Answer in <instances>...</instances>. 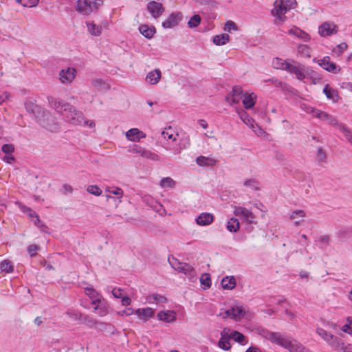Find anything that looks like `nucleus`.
<instances>
[{"label": "nucleus", "instance_id": "052dcab7", "mask_svg": "<svg viewBox=\"0 0 352 352\" xmlns=\"http://www.w3.org/2000/svg\"><path fill=\"white\" fill-rule=\"evenodd\" d=\"M237 30L238 27L236 24L232 21H228L226 23L224 30L226 32H230L231 30Z\"/></svg>", "mask_w": 352, "mask_h": 352}, {"label": "nucleus", "instance_id": "7ed1b4c3", "mask_svg": "<svg viewBox=\"0 0 352 352\" xmlns=\"http://www.w3.org/2000/svg\"><path fill=\"white\" fill-rule=\"evenodd\" d=\"M36 120L42 127L51 132H56L60 129L58 123L49 111L43 110Z\"/></svg>", "mask_w": 352, "mask_h": 352}, {"label": "nucleus", "instance_id": "680f3d73", "mask_svg": "<svg viewBox=\"0 0 352 352\" xmlns=\"http://www.w3.org/2000/svg\"><path fill=\"white\" fill-rule=\"evenodd\" d=\"M305 216V212L302 210H296L292 212V213L290 215V219L292 220H294L295 219L298 217H304Z\"/></svg>", "mask_w": 352, "mask_h": 352}, {"label": "nucleus", "instance_id": "9b49d317", "mask_svg": "<svg viewBox=\"0 0 352 352\" xmlns=\"http://www.w3.org/2000/svg\"><path fill=\"white\" fill-rule=\"evenodd\" d=\"M338 32V27L333 23L327 22L323 23L319 26L318 33L322 36H327L336 34Z\"/></svg>", "mask_w": 352, "mask_h": 352}, {"label": "nucleus", "instance_id": "49530a36", "mask_svg": "<svg viewBox=\"0 0 352 352\" xmlns=\"http://www.w3.org/2000/svg\"><path fill=\"white\" fill-rule=\"evenodd\" d=\"M239 116L241 119L243 121L245 124H246L247 125H252V123L254 122V120L249 116V114L246 111L242 110L239 113Z\"/></svg>", "mask_w": 352, "mask_h": 352}, {"label": "nucleus", "instance_id": "c85d7f7f", "mask_svg": "<svg viewBox=\"0 0 352 352\" xmlns=\"http://www.w3.org/2000/svg\"><path fill=\"white\" fill-rule=\"evenodd\" d=\"M161 76L162 74L160 70L155 69L147 74L146 80H148L151 85H155L159 82Z\"/></svg>", "mask_w": 352, "mask_h": 352}, {"label": "nucleus", "instance_id": "20e7f679", "mask_svg": "<svg viewBox=\"0 0 352 352\" xmlns=\"http://www.w3.org/2000/svg\"><path fill=\"white\" fill-rule=\"evenodd\" d=\"M175 263H177V265L175 266L174 263L169 260L170 265L176 270L182 272L189 277V278H194L196 276V271L194 267L186 263H179L175 258H173Z\"/></svg>", "mask_w": 352, "mask_h": 352}, {"label": "nucleus", "instance_id": "473e14b6", "mask_svg": "<svg viewBox=\"0 0 352 352\" xmlns=\"http://www.w3.org/2000/svg\"><path fill=\"white\" fill-rule=\"evenodd\" d=\"M80 320L82 321V322L84 324L88 326L89 328H92L95 324H98V323H100L101 324H102V322H99L95 318L91 317L89 315L84 314H82Z\"/></svg>", "mask_w": 352, "mask_h": 352}, {"label": "nucleus", "instance_id": "6e6d98bb", "mask_svg": "<svg viewBox=\"0 0 352 352\" xmlns=\"http://www.w3.org/2000/svg\"><path fill=\"white\" fill-rule=\"evenodd\" d=\"M309 50L310 49L307 45L303 44H300L297 47V50L298 53L302 55H306L307 56H309Z\"/></svg>", "mask_w": 352, "mask_h": 352}, {"label": "nucleus", "instance_id": "79ce46f5", "mask_svg": "<svg viewBox=\"0 0 352 352\" xmlns=\"http://www.w3.org/2000/svg\"><path fill=\"white\" fill-rule=\"evenodd\" d=\"M258 333L263 338L272 342V340L274 339V337L276 336L277 332H272L266 329H259Z\"/></svg>", "mask_w": 352, "mask_h": 352}, {"label": "nucleus", "instance_id": "f257e3e1", "mask_svg": "<svg viewBox=\"0 0 352 352\" xmlns=\"http://www.w3.org/2000/svg\"><path fill=\"white\" fill-rule=\"evenodd\" d=\"M47 99L51 107L62 113L67 122L73 125H79L82 123L83 114L81 111H77L76 107L68 102H65L52 96L47 97Z\"/></svg>", "mask_w": 352, "mask_h": 352}, {"label": "nucleus", "instance_id": "603ef678", "mask_svg": "<svg viewBox=\"0 0 352 352\" xmlns=\"http://www.w3.org/2000/svg\"><path fill=\"white\" fill-rule=\"evenodd\" d=\"M347 47H348L347 44L346 43L343 42L340 44L337 45L336 47L333 50V52L337 54L338 56H340L343 54L344 51L347 49Z\"/></svg>", "mask_w": 352, "mask_h": 352}, {"label": "nucleus", "instance_id": "b1692460", "mask_svg": "<svg viewBox=\"0 0 352 352\" xmlns=\"http://www.w3.org/2000/svg\"><path fill=\"white\" fill-rule=\"evenodd\" d=\"M305 76L306 78H308L311 80L312 83L314 85H316L318 83H320L322 80V78L320 74H318L317 72L310 69L307 68L305 70Z\"/></svg>", "mask_w": 352, "mask_h": 352}, {"label": "nucleus", "instance_id": "f3484780", "mask_svg": "<svg viewBox=\"0 0 352 352\" xmlns=\"http://www.w3.org/2000/svg\"><path fill=\"white\" fill-rule=\"evenodd\" d=\"M221 337L218 342V346L224 351L230 350L231 349L229 341L230 337H228L229 334L226 328L223 329V330L221 332Z\"/></svg>", "mask_w": 352, "mask_h": 352}, {"label": "nucleus", "instance_id": "8fccbe9b", "mask_svg": "<svg viewBox=\"0 0 352 352\" xmlns=\"http://www.w3.org/2000/svg\"><path fill=\"white\" fill-rule=\"evenodd\" d=\"M87 190L89 193L99 196L102 194V190L96 185H90L87 187Z\"/></svg>", "mask_w": 352, "mask_h": 352}, {"label": "nucleus", "instance_id": "e2e57ef3", "mask_svg": "<svg viewBox=\"0 0 352 352\" xmlns=\"http://www.w3.org/2000/svg\"><path fill=\"white\" fill-rule=\"evenodd\" d=\"M67 315L75 320H80L82 314L78 311H67Z\"/></svg>", "mask_w": 352, "mask_h": 352}, {"label": "nucleus", "instance_id": "774afa93", "mask_svg": "<svg viewBox=\"0 0 352 352\" xmlns=\"http://www.w3.org/2000/svg\"><path fill=\"white\" fill-rule=\"evenodd\" d=\"M178 145L181 148L186 149L190 146V140L188 138L181 139Z\"/></svg>", "mask_w": 352, "mask_h": 352}, {"label": "nucleus", "instance_id": "13d9d810", "mask_svg": "<svg viewBox=\"0 0 352 352\" xmlns=\"http://www.w3.org/2000/svg\"><path fill=\"white\" fill-rule=\"evenodd\" d=\"M327 159V154L322 147H319L317 151V160L320 162H324Z\"/></svg>", "mask_w": 352, "mask_h": 352}, {"label": "nucleus", "instance_id": "09e8293b", "mask_svg": "<svg viewBox=\"0 0 352 352\" xmlns=\"http://www.w3.org/2000/svg\"><path fill=\"white\" fill-rule=\"evenodd\" d=\"M142 157L144 158H146V159H149L153 161H159L160 160V157L157 154L151 152L149 150H146V148H145V151H144V153Z\"/></svg>", "mask_w": 352, "mask_h": 352}, {"label": "nucleus", "instance_id": "6e6552de", "mask_svg": "<svg viewBox=\"0 0 352 352\" xmlns=\"http://www.w3.org/2000/svg\"><path fill=\"white\" fill-rule=\"evenodd\" d=\"M147 10L151 14V16L156 19L159 17L164 12V8L162 3L151 1L147 3Z\"/></svg>", "mask_w": 352, "mask_h": 352}, {"label": "nucleus", "instance_id": "f8f14e48", "mask_svg": "<svg viewBox=\"0 0 352 352\" xmlns=\"http://www.w3.org/2000/svg\"><path fill=\"white\" fill-rule=\"evenodd\" d=\"M24 105L26 111L32 114L35 119H36L43 111L41 107L36 104L35 102L32 100H26Z\"/></svg>", "mask_w": 352, "mask_h": 352}, {"label": "nucleus", "instance_id": "864d4df0", "mask_svg": "<svg viewBox=\"0 0 352 352\" xmlns=\"http://www.w3.org/2000/svg\"><path fill=\"white\" fill-rule=\"evenodd\" d=\"M1 151L6 155H11L14 151V146L12 144H5L2 146Z\"/></svg>", "mask_w": 352, "mask_h": 352}, {"label": "nucleus", "instance_id": "f704fd0d", "mask_svg": "<svg viewBox=\"0 0 352 352\" xmlns=\"http://www.w3.org/2000/svg\"><path fill=\"white\" fill-rule=\"evenodd\" d=\"M107 192H110L111 194L115 195L118 196L117 197H113L110 195H107V201H109L110 199H113L114 201H116L117 199H120L123 195V190L120 188H116L115 189L111 190L109 188H107Z\"/></svg>", "mask_w": 352, "mask_h": 352}, {"label": "nucleus", "instance_id": "dca6fc26", "mask_svg": "<svg viewBox=\"0 0 352 352\" xmlns=\"http://www.w3.org/2000/svg\"><path fill=\"white\" fill-rule=\"evenodd\" d=\"M157 318L161 321L170 323L176 320V313L171 310L160 311L157 314Z\"/></svg>", "mask_w": 352, "mask_h": 352}, {"label": "nucleus", "instance_id": "3c124183", "mask_svg": "<svg viewBox=\"0 0 352 352\" xmlns=\"http://www.w3.org/2000/svg\"><path fill=\"white\" fill-rule=\"evenodd\" d=\"M130 153L140 154L142 157L144 153L145 148L140 145L134 144L128 150Z\"/></svg>", "mask_w": 352, "mask_h": 352}, {"label": "nucleus", "instance_id": "bb28decb", "mask_svg": "<svg viewBox=\"0 0 352 352\" xmlns=\"http://www.w3.org/2000/svg\"><path fill=\"white\" fill-rule=\"evenodd\" d=\"M228 337L241 345H245L248 342L247 338L242 333L237 331H232Z\"/></svg>", "mask_w": 352, "mask_h": 352}, {"label": "nucleus", "instance_id": "4468645a", "mask_svg": "<svg viewBox=\"0 0 352 352\" xmlns=\"http://www.w3.org/2000/svg\"><path fill=\"white\" fill-rule=\"evenodd\" d=\"M272 342L281 346L282 347L287 349L289 351H290V349L294 344V340L292 341L284 338L279 333H276V336L274 337V339Z\"/></svg>", "mask_w": 352, "mask_h": 352}, {"label": "nucleus", "instance_id": "e433bc0d", "mask_svg": "<svg viewBox=\"0 0 352 352\" xmlns=\"http://www.w3.org/2000/svg\"><path fill=\"white\" fill-rule=\"evenodd\" d=\"M200 283L204 286V289H209L212 285L210 274L204 273L200 277Z\"/></svg>", "mask_w": 352, "mask_h": 352}, {"label": "nucleus", "instance_id": "7c9ffc66", "mask_svg": "<svg viewBox=\"0 0 352 352\" xmlns=\"http://www.w3.org/2000/svg\"><path fill=\"white\" fill-rule=\"evenodd\" d=\"M229 41L230 36L228 34L215 35L212 37L213 43L218 46L226 45Z\"/></svg>", "mask_w": 352, "mask_h": 352}, {"label": "nucleus", "instance_id": "c756f323", "mask_svg": "<svg viewBox=\"0 0 352 352\" xmlns=\"http://www.w3.org/2000/svg\"><path fill=\"white\" fill-rule=\"evenodd\" d=\"M227 230L230 232H236L240 229V223L238 219L232 217L230 218L226 224Z\"/></svg>", "mask_w": 352, "mask_h": 352}, {"label": "nucleus", "instance_id": "a18cd8bd", "mask_svg": "<svg viewBox=\"0 0 352 352\" xmlns=\"http://www.w3.org/2000/svg\"><path fill=\"white\" fill-rule=\"evenodd\" d=\"M175 184V182L170 177H163L160 181V185L162 188H173Z\"/></svg>", "mask_w": 352, "mask_h": 352}, {"label": "nucleus", "instance_id": "338daca9", "mask_svg": "<svg viewBox=\"0 0 352 352\" xmlns=\"http://www.w3.org/2000/svg\"><path fill=\"white\" fill-rule=\"evenodd\" d=\"M112 294L116 298H122L124 296V290L120 288H114Z\"/></svg>", "mask_w": 352, "mask_h": 352}, {"label": "nucleus", "instance_id": "5fc2aeb1", "mask_svg": "<svg viewBox=\"0 0 352 352\" xmlns=\"http://www.w3.org/2000/svg\"><path fill=\"white\" fill-rule=\"evenodd\" d=\"M316 333L321 336L326 342H328L329 336H331V333H329L322 328H317Z\"/></svg>", "mask_w": 352, "mask_h": 352}, {"label": "nucleus", "instance_id": "aec40b11", "mask_svg": "<svg viewBox=\"0 0 352 352\" xmlns=\"http://www.w3.org/2000/svg\"><path fill=\"white\" fill-rule=\"evenodd\" d=\"M288 34L289 35H294L296 36L297 38H300L305 42H307L309 41L310 36L307 32L303 31L302 30L300 29L299 28H297L294 26V28L289 29L287 32Z\"/></svg>", "mask_w": 352, "mask_h": 352}, {"label": "nucleus", "instance_id": "a211bd4d", "mask_svg": "<svg viewBox=\"0 0 352 352\" xmlns=\"http://www.w3.org/2000/svg\"><path fill=\"white\" fill-rule=\"evenodd\" d=\"M146 135L137 128L129 129L126 133V138L130 141L138 142L141 138H145Z\"/></svg>", "mask_w": 352, "mask_h": 352}, {"label": "nucleus", "instance_id": "ddd939ff", "mask_svg": "<svg viewBox=\"0 0 352 352\" xmlns=\"http://www.w3.org/2000/svg\"><path fill=\"white\" fill-rule=\"evenodd\" d=\"M214 220V216L209 212H202L195 219L197 224L201 226L210 225Z\"/></svg>", "mask_w": 352, "mask_h": 352}, {"label": "nucleus", "instance_id": "2f4dec72", "mask_svg": "<svg viewBox=\"0 0 352 352\" xmlns=\"http://www.w3.org/2000/svg\"><path fill=\"white\" fill-rule=\"evenodd\" d=\"M327 342L331 347L337 351H340V349L343 343L341 339L333 334L331 336H329V339Z\"/></svg>", "mask_w": 352, "mask_h": 352}, {"label": "nucleus", "instance_id": "39448f33", "mask_svg": "<svg viewBox=\"0 0 352 352\" xmlns=\"http://www.w3.org/2000/svg\"><path fill=\"white\" fill-rule=\"evenodd\" d=\"M313 61L317 63L321 67L329 72L338 74L341 69L340 67L335 63L331 62V59L329 56H326L323 57V58L319 60L314 58Z\"/></svg>", "mask_w": 352, "mask_h": 352}, {"label": "nucleus", "instance_id": "c03bdc74", "mask_svg": "<svg viewBox=\"0 0 352 352\" xmlns=\"http://www.w3.org/2000/svg\"><path fill=\"white\" fill-rule=\"evenodd\" d=\"M324 121H327L329 124L337 126L338 127V124L340 123L338 122V120L333 116L325 112V114H323L322 120Z\"/></svg>", "mask_w": 352, "mask_h": 352}, {"label": "nucleus", "instance_id": "58836bf2", "mask_svg": "<svg viewBox=\"0 0 352 352\" xmlns=\"http://www.w3.org/2000/svg\"><path fill=\"white\" fill-rule=\"evenodd\" d=\"M289 352H311L308 348L304 346L301 343L294 340V344Z\"/></svg>", "mask_w": 352, "mask_h": 352}, {"label": "nucleus", "instance_id": "bf43d9fd", "mask_svg": "<svg viewBox=\"0 0 352 352\" xmlns=\"http://www.w3.org/2000/svg\"><path fill=\"white\" fill-rule=\"evenodd\" d=\"M230 94L231 96L240 97L243 94V89L241 87L236 85L232 87V91Z\"/></svg>", "mask_w": 352, "mask_h": 352}, {"label": "nucleus", "instance_id": "a19ab883", "mask_svg": "<svg viewBox=\"0 0 352 352\" xmlns=\"http://www.w3.org/2000/svg\"><path fill=\"white\" fill-rule=\"evenodd\" d=\"M201 19L199 14H194L188 21V26L189 28H197L201 23Z\"/></svg>", "mask_w": 352, "mask_h": 352}, {"label": "nucleus", "instance_id": "1a4fd4ad", "mask_svg": "<svg viewBox=\"0 0 352 352\" xmlns=\"http://www.w3.org/2000/svg\"><path fill=\"white\" fill-rule=\"evenodd\" d=\"M277 67H278V68L287 70L291 74H295L296 78L298 80H303L304 78H306L305 72H302L296 65H292V64L288 63H282V65L281 66H280V67L277 66Z\"/></svg>", "mask_w": 352, "mask_h": 352}, {"label": "nucleus", "instance_id": "a878e982", "mask_svg": "<svg viewBox=\"0 0 352 352\" xmlns=\"http://www.w3.org/2000/svg\"><path fill=\"white\" fill-rule=\"evenodd\" d=\"M236 283L233 276H225L221 280V286L224 289L231 290L236 287Z\"/></svg>", "mask_w": 352, "mask_h": 352}, {"label": "nucleus", "instance_id": "f03ea898", "mask_svg": "<svg viewBox=\"0 0 352 352\" xmlns=\"http://www.w3.org/2000/svg\"><path fill=\"white\" fill-rule=\"evenodd\" d=\"M297 5L296 0H276L274 3V9L272 14L280 21H284V15L290 9L294 8Z\"/></svg>", "mask_w": 352, "mask_h": 352}, {"label": "nucleus", "instance_id": "4d7b16f0", "mask_svg": "<svg viewBox=\"0 0 352 352\" xmlns=\"http://www.w3.org/2000/svg\"><path fill=\"white\" fill-rule=\"evenodd\" d=\"M142 314H143V319L145 320L147 318H152L154 314V311L152 308L146 307L142 309Z\"/></svg>", "mask_w": 352, "mask_h": 352}, {"label": "nucleus", "instance_id": "9d476101", "mask_svg": "<svg viewBox=\"0 0 352 352\" xmlns=\"http://www.w3.org/2000/svg\"><path fill=\"white\" fill-rule=\"evenodd\" d=\"M75 9L78 13L88 16L92 12L91 3L89 0H77Z\"/></svg>", "mask_w": 352, "mask_h": 352}, {"label": "nucleus", "instance_id": "4be33fe9", "mask_svg": "<svg viewBox=\"0 0 352 352\" xmlns=\"http://www.w3.org/2000/svg\"><path fill=\"white\" fill-rule=\"evenodd\" d=\"M98 302H96V305H94V309L95 311L98 310V315L100 316H104L108 314V310L107 307V302L106 300L101 296L100 298L98 299Z\"/></svg>", "mask_w": 352, "mask_h": 352}, {"label": "nucleus", "instance_id": "ea45409f", "mask_svg": "<svg viewBox=\"0 0 352 352\" xmlns=\"http://www.w3.org/2000/svg\"><path fill=\"white\" fill-rule=\"evenodd\" d=\"M148 300L149 302H152L153 300L157 303H166L168 301L167 298L165 296L158 294H153L151 296H149L148 298Z\"/></svg>", "mask_w": 352, "mask_h": 352}, {"label": "nucleus", "instance_id": "de8ad7c7", "mask_svg": "<svg viewBox=\"0 0 352 352\" xmlns=\"http://www.w3.org/2000/svg\"><path fill=\"white\" fill-rule=\"evenodd\" d=\"M34 223L41 230V232L45 233L49 232V228L40 219V218L35 219Z\"/></svg>", "mask_w": 352, "mask_h": 352}, {"label": "nucleus", "instance_id": "5701e85b", "mask_svg": "<svg viewBox=\"0 0 352 352\" xmlns=\"http://www.w3.org/2000/svg\"><path fill=\"white\" fill-rule=\"evenodd\" d=\"M139 31L146 38L150 39L156 32V29L154 26L149 27L148 25L143 24L139 26Z\"/></svg>", "mask_w": 352, "mask_h": 352}, {"label": "nucleus", "instance_id": "393cba45", "mask_svg": "<svg viewBox=\"0 0 352 352\" xmlns=\"http://www.w3.org/2000/svg\"><path fill=\"white\" fill-rule=\"evenodd\" d=\"M196 163L202 167L213 166L216 164L217 161L208 157L200 155L196 158Z\"/></svg>", "mask_w": 352, "mask_h": 352}, {"label": "nucleus", "instance_id": "423d86ee", "mask_svg": "<svg viewBox=\"0 0 352 352\" xmlns=\"http://www.w3.org/2000/svg\"><path fill=\"white\" fill-rule=\"evenodd\" d=\"M184 16L181 12H172L168 18L162 22V27L165 29H171L179 24Z\"/></svg>", "mask_w": 352, "mask_h": 352}, {"label": "nucleus", "instance_id": "0e129e2a", "mask_svg": "<svg viewBox=\"0 0 352 352\" xmlns=\"http://www.w3.org/2000/svg\"><path fill=\"white\" fill-rule=\"evenodd\" d=\"M38 250V245L33 244L28 247L27 251L30 254V257H34L36 254V251Z\"/></svg>", "mask_w": 352, "mask_h": 352}, {"label": "nucleus", "instance_id": "cd10ccee", "mask_svg": "<svg viewBox=\"0 0 352 352\" xmlns=\"http://www.w3.org/2000/svg\"><path fill=\"white\" fill-rule=\"evenodd\" d=\"M253 94H246L243 96L244 98L242 102L245 109H250L254 106L256 96H253Z\"/></svg>", "mask_w": 352, "mask_h": 352}, {"label": "nucleus", "instance_id": "6ab92c4d", "mask_svg": "<svg viewBox=\"0 0 352 352\" xmlns=\"http://www.w3.org/2000/svg\"><path fill=\"white\" fill-rule=\"evenodd\" d=\"M75 72L76 70L74 68L69 67H68L66 70H61L59 73L60 80L63 83L71 82L75 77Z\"/></svg>", "mask_w": 352, "mask_h": 352}, {"label": "nucleus", "instance_id": "0eeeda50", "mask_svg": "<svg viewBox=\"0 0 352 352\" xmlns=\"http://www.w3.org/2000/svg\"><path fill=\"white\" fill-rule=\"evenodd\" d=\"M234 214L235 216H241L243 219L249 224L253 223V219L255 218L254 214L245 208L241 206H234Z\"/></svg>", "mask_w": 352, "mask_h": 352}, {"label": "nucleus", "instance_id": "69168bd1", "mask_svg": "<svg viewBox=\"0 0 352 352\" xmlns=\"http://www.w3.org/2000/svg\"><path fill=\"white\" fill-rule=\"evenodd\" d=\"M234 314L236 315V318H243L245 315V311L243 307H234Z\"/></svg>", "mask_w": 352, "mask_h": 352}, {"label": "nucleus", "instance_id": "4c0bfd02", "mask_svg": "<svg viewBox=\"0 0 352 352\" xmlns=\"http://www.w3.org/2000/svg\"><path fill=\"white\" fill-rule=\"evenodd\" d=\"M0 269L2 272L10 273L13 272L14 266L10 261L6 259L1 262Z\"/></svg>", "mask_w": 352, "mask_h": 352}, {"label": "nucleus", "instance_id": "37998d69", "mask_svg": "<svg viewBox=\"0 0 352 352\" xmlns=\"http://www.w3.org/2000/svg\"><path fill=\"white\" fill-rule=\"evenodd\" d=\"M243 185L246 187L250 188L252 190L254 191L260 190L258 187V182L254 179H249L245 180L243 182Z\"/></svg>", "mask_w": 352, "mask_h": 352}, {"label": "nucleus", "instance_id": "72a5a7b5", "mask_svg": "<svg viewBox=\"0 0 352 352\" xmlns=\"http://www.w3.org/2000/svg\"><path fill=\"white\" fill-rule=\"evenodd\" d=\"M87 26L89 28V31L91 35L99 36L102 32V28L100 25H96L93 21L86 22Z\"/></svg>", "mask_w": 352, "mask_h": 352}, {"label": "nucleus", "instance_id": "2eb2a0df", "mask_svg": "<svg viewBox=\"0 0 352 352\" xmlns=\"http://www.w3.org/2000/svg\"><path fill=\"white\" fill-rule=\"evenodd\" d=\"M322 92L328 99L333 100V102H338L340 99L338 91L331 88L329 84L324 85Z\"/></svg>", "mask_w": 352, "mask_h": 352}, {"label": "nucleus", "instance_id": "c9c22d12", "mask_svg": "<svg viewBox=\"0 0 352 352\" xmlns=\"http://www.w3.org/2000/svg\"><path fill=\"white\" fill-rule=\"evenodd\" d=\"M338 129L344 134L347 141L352 144V132L344 124H338Z\"/></svg>", "mask_w": 352, "mask_h": 352}, {"label": "nucleus", "instance_id": "412c9836", "mask_svg": "<svg viewBox=\"0 0 352 352\" xmlns=\"http://www.w3.org/2000/svg\"><path fill=\"white\" fill-rule=\"evenodd\" d=\"M84 289L86 295L91 300V304L96 305V302H98V299L100 298L102 296L91 285L87 286Z\"/></svg>", "mask_w": 352, "mask_h": 352}]
</instances>
